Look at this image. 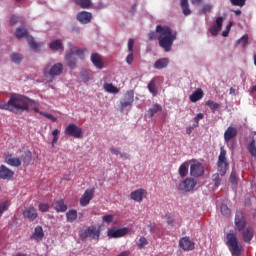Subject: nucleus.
<instances>
[{"instance_id":"1","label":"nucleus","mask_w":256,"mask_h":256,"mask_svg":"<svg viewBox=\"0 0 256 256\" xmlns=\"http://www.w3.org/2000/svg\"><path fill=\"white\" fill-rule=\"evenodd\" d=\"M149 41L158 40L159 47L165 52H171L174 42L177 40V32L167 25H157L155 31L148 34Z\"/></svg>"},{"instance_id":"2","label":"nucleus","mask_w":256,"mask_h":256,"mask_svg":"<svg viewBox=\"0 0 256 256\" xmlns=\"http://www.w3.org/2000/svg\"><path fill=\"white\" fill-rule=\"evenodd\" d=\"M36 104V101L18 93L10 94V99H8L9 111L12 113H18L19 111H29L31 105Z\"/></svg>"},{"instance_id":"3","label":"nucleus","mask_w":256,"mask_h":256,"mask_svg":"<svg viewBox=\"0 0 256 256\" xmlns=\"http://www.w3.org/2000/svg\"><path fill=\"white\" fill-rule=\"evenodd\" d=\"M217 168H218L219 174L212 175V181H213L215 187L220 186V184H221L220 176H222V177L225 176L229 169L227 151L225 150L224 146H221V148H220V154L218 156Z\"/></svg>"},{"instance_id":"4","label":"nucleus","mask_w":256,"mask_h":256,"mask_svg":"<svg viewBox=\"0 0 256 256\" xmlns=\"http://www.w3.org/2000/svg\"><path fill=\"white\" fill-rule=\"evenodd\" d=\"M63 64L60 62H57L53 65L51 63L45 64L43 67V77L45 78L47 83H53L56 79V77H59L63 73Z\"/></svg>"},{"instance_id":"5","label":"nucleus","mask_w":256,"mask_h":256,"mask_svg":"<svg viewBox=\"0 0 256 256\" xmlns=\"http://www.w3.org/2000/svg\"><path fill=\"white\" fill-rule=\"evenodd\" d=\"M16 38L23 39L26 38L28 46L35 53H39L43 46V42H37L33 36L29 35L28 29L23 27L16 28Z\"/></svg>"},{"instance_id":"6","label":"nucleus","mask_w":256,"mask_h":256,"mask_svg":"<svg viewBox=\"0 0 256 256\" xmlns=\"http://www.w3.org/2000/svg\"><path fill=\"white\" fill-rule=\"evenodd\" d=\"M226 245L229 248L232 256H241L243 246L240 245L237 234L227 233L226 234Z\"/></svg>"},{"instance_id":"7","label":"nucleus","mask_w":256,"mask_h":256,"mask_svg":"<svg viewBox=\"0 0 256 256\" xmlns=\"http://www.w3.org/2000/svg\"><path fill=\"white\" fill-rule=\"evenodd\" d=\"M101 236V229L96 226H90L79 233V238L81 241L86 239L99 241Z\"/></svg>"},{"instance_id":"8","label":"nucleus","mask_w":256,"mask_h":256,"mask_svg":"<svg viewBox=\"0 0 256 256\" xmlns=\"http://www.w3.org/2000/svg\"><path fill=\"white\" fill-rule=\"evenodd\" d=\"M135 92L133 89L127 90L124 95L123 99L120 100V112H124L126 108H132L134 104Z\"/></svg>"},{"instance_id":"9","label":"nucleus","mask_w":256,"mask_h":256,"mask_svg":"<svg viewBox=\"0 0 256 256\" xmlns=\"http://www.w3.org/2000/svg\"><path fill=\"white\" fill-rule=\"evenodd\" d=\"M64 134L66 136L74 137L75 139H82L83 129L75 123H69L64 129Z\"/></svg>"},{"instance_id":"10","label":"nucleus","mask_w":256,"mask_h":256,"mask_svg":"<svg viewBox=\"0 0 256 256\" xmlns=\"http://www.w3.org/2000/svg\"><path fill=\"white\" fill-rule=\"evenodd\" d=\"M196 186L197 180H195V178H186L185 180H182V182H179L177 189L189 193L193 191Z\"/></svg>"},{"instance_id":"11","label":"nucleus","mask_w":256,"mask_h":256,"mask_svg":"<svg viewBox=\"0 0 256 256\" xmlns=\"http://www.w3.org/2000/svg\"><path fill=\"white\" fill-rule=\"evenodd\" d=\"M95 194V188H89L87 190H85V192L82 194L80 200H79V204L81 207H86L87 205H89V203L91 202V200L93 199Z\"/></svg>"},{"instance_id":"12","label":"nucleus","mask_w":256,"mask_h":256,"mask_svg":"<svg viewBox=\"0 0 256 256\" xmlns=\"http://www.w3.org/2000/svg\"><path fill=\"white\" fill-rule=\"evenodd\" d=\"M234 223L238 232H243L246 229L247 222L243 212H236Z\"/></svg>"},{"instance_id":"13","label":"nucleus","mask_w":256,"mask_h":256,"mask_svg":"<svg viewBox=\"0 0 256 256\" xmlns=\"http://www.w3.org/2000/svg\"><path fill=\"white\" fill-rule=\"evenodd\" d=\"M22 216L29 221H34L38 218V212L34 206H27L22 210Z\"/></svg>"},{"instance_id":"14","label":"nucleus","mask_w":256,"mask_h":256,"mask_svg":"<svg viewBox=\"0 0 256 256\" xmlns=\"http://www.w3.org/2000/svg\"><path fill=\"white\" fill-rule=\"evenodd\" d=\"M205 173V168L200 162H196L195 164H191L190 166V175L192 177H201Z\"/></svg>"},{"instance_id":"15","label":"nucleus","mask_w":256,"mask_h":256,"mask_svg":"<svg viewBox=\"0 0 256 256\" xmlns=\"http://www.w3.org/2000/svg\"><path fill=\"white\" fill-rule=\"evenodd\" d=\"M224 17L219 16L216 18L215 23L209 28V32L212 36H217L222 30Z\"/></svg>"},{"instance_id":"16","label":"nucleus","mask_w":256,"mask_h":256,"mask_svg":"<svg viewBox=\"0 0 256 256\" xmlns=\"http://www.w3.org/2000/svg\"><path fill=\"white\" fill-rule=\"evenodd\" d=\"M147 196V190H144V188H138L137 190H134L130 193V199L140 203L143 201L144 197Z\"/></svg>"},{"instance_id":"17","label":"nucleus","mask_w":256,"mask_h":256,"mask_svg":"<svg viewBox=\"0 0 256 256\" xmlns=\"http://www.w3.org/2000/svg\"><path fill=\"white\" fill-rule=\"evenodd\" d=\"M129 232H130V229H128V228H121V229H118V230L111 229V230L107 231V236L109 238H114V239L122 238L125 235H127Z\"/></svg>"},{"instance_id":"18","label":"nucleus","mask_w":256,"mask_h":256,"mask_svg":"<svg viewBox=\"0 0 256 256\" xmlns=\"http://www.w3.org/2000/svg\"><path fill=\"white\" fill-rule=\"evenodd\" d=\"M242 239L245 243L250 244L255 236L254 229L251 227H247L243 229V231H240Z\"/></svg>"},{"instance_id":"19","label":"nucleus","mask_w":256,"mask_h":256,"mask_svg":"<svg viewBox=\"0 0 256 256\" xmlns=\"http://www.w3.org/2000/svg\"><path fill=\"white\" fill-rule=\"evenodd\" d=\"M238 135V129L233 126H229L224 132V141L225 143H229L231 140L236 138Z\"/></svg>"},{"instance_id":"20","label":"nucleus","mask_w":256,"mask_h":256,"mask_svg":"<svg viewBox=\"0 0 256 256\" xmlns=\"http://www.w3.org/2000/svg\"><path fill=\"white\" fill-rule=\"evenodd\" d=\"M179 247L184 251H192L195 249V244L188 237H183L179 240Z\"/></svg>"},{"instance_id":"21","label":"nucleus","mask_w":256,"mask_h":256,"mask_svg":"<svg viewBox=\"0 0 256 256\" xmlns=\"http://www.w3.org/2000/svg\"><path fill=\"white\" fill-rule=\"evenodd\" d=\"M14 175L13 170H10V168H7L4 164L0 166V179L9 181L13 179Z\"/></svg>"},{"instance_id":"22","label":"nucleus","mask_w":256,"mask_h":256,"mask_svg":"<svg viewBox=\"0 0 256 256\" xmlns=\"http://www.w3.org/2000/svg\"><path fill=\"white\" fill-rule=\"evenodd\" d=\"M90 61L93 64V66L99 70H102L104 68V62L102 59V56L98 53H92L90 57Z\"/></svg>"},{"instance_id":"23","label":"nucleus","mask_w":256,"mask_h":256,"mask_svg":"<svg viewBox=\"0 0 256 256\" xmlns=\"http://www.w3.org/2000/svg\"><path fill=\"white\" fill-rule=\"evenodd\" d=\"M65 61L67 62L68 68H70L71 70L77 68L78 59L76 56H74V53H71L70 51L67 52L65 55Z\"/></svg>"},{"instance_id":"24","label":"nucleus","mask_w":256,"mask_h":256,"mask_svg":"<svg viewBox=\"0 0 256 256\" xmlns=\"http://www.w3.org/2000/svg\"><path fill=\"white\" fill-rule=\"evenodd\" d=\"M45 234L43 228L41 226H37L34 228V232L30 236V240H34L36 242H40L43 240Z\"/></svg>"},{"instance_id":"25","label":"nucleus","mask_w":256,"mask_h":256,"mask_svg":"<svg viewBox=\"0 0 256 256\" xmlns=\"http://www.w3.org/2000/svg\"><path fill=\"white\" fill-rule=\"evenodd\" d=\"M52 208L57 213H64L67 211L68 206L65 204L64 200H54V202H52Z\"/></svg>"},{"instance_id":"26","label":"nucleus","mask_w":256,"mask_h":256,"mask_svg":"<svg viewBox=\"0 0 256 256\" xmlns=\"http://www.w3.org/2000/svg\"><path fill=\"white\" fill-rule=\"evenodd\" d=\"M77 20L81 24H89L92 20V13L87 11H81L77 14Z\"/></svg>"},{"instance_id":"27","label":"nucleus","mask_w":256,"mask_h":256,"mask_svg":"<svg viewBox=\"0 0 256 256\" xmlns=\"http://www.w3.org/2000/svg\"><path fill=\"white\" fill-rule=\"evenodd\" d=\"M170 59L169 58H159L154 62L153 68L156 70H162L169 66Z\"/></svg>"},{"instance_id":"28","label":"nucleus","mask_w":256,"mask_h":256,"mask_svg":"<svg viewBox=\"0 0 256 256\" xmlns=\"http://www.w3.org/2000/svg\"><path fill=\"white\" fill-rule=\"evenodd\" d=\"M49 48L52 51H64L63 42L61 39H55L49 43Z\"/></svg>"},{"instance_id":"29","label":"nucleus","mask_w":256,"mask_h":256,"mask_svg":"<svg viewBox=\"0 0 256 256\" xmlns=\"http://www.w3.org/2000/svg\"><path fill=\"white\" fill-rule=\"evenodd\" d=\"M203 97H204V91L202 90V88H198L190 95V101L192 103H196L200 101Z\"/></svg>"},{"instance_id":"30","label":"nucleus","mask_w":256,"mask_h":256,"mask_svg":"<svg viewBox=\"0 0 256 256\" xmlns=\"http://www.w3.org/2000/svg\"><path fill=\"white\" fill-rule=\"evenodd\" d=\"M148 91L152 94L153 97L158 95V88L156 86V78H152L147 86Z\"/></svg>"},{"instance_id":"31","label":"nucleus","mask_w":256,"mask_h":256,"mask_svg":"<svg viewBox=\"0 0 256 256\" xmlns=\"http://www.w3.org/2000/svg\"><path fill=\"white\" fill-rule=\"evenodd\" d=\"M78 218V212L77 210L71 209L66 212V221L68 223H73L77 220Z\"/></svg>"},{"instance_id":"32","label":"nucleus","mask_w":256,"mask_h":256,"mask_svg":"<svg viewBox=\"0 0 256 256\" xmlns=\"http://www.w3.org/2000/svg\"><path fill=\"white\" fill-rule=\"evenodd\" d=\"M188 167H189L188 162H183V164L179 166L178 174L181 178H185L188 176V173H189Z\"/></svg>"},{"instance_id":"33","label":"nucleus","mask_w":256,"mask_h":256,"mask_svg":"<svg viewBox=\"0 0 256 256\" xmlns=\"http://www.w3.org/2000/svg\"><path fill=\"white\" fill-rule=\"evenodd\" d=\"M103 88L107 93L111 94H118L120 92V89L113 83H104Z\"/></svg>"},{"instance_id":"34","label":"nucleus","mask_w":256,"mask_h":256,"mask_svg":"<svg viewBox=\"0 0 256 256\" xmlns=\"http://www.w3.org/2000/svg\"><path fill=\"white\" fill-rule=\"evenodd\" d=\"M6 164H8L12 167H20L22 162H21L20 158H13V156H7Z\"/></svg>"},{"instance_id":"35","label":"nucleus","mask_w":256,"mask_h":256,"mask_svg":"<svg viewBox=\"0 0 256 256\" xmlns=\"http://www.w3.org/2000/svg\"><path fill=\"white\" fill-rule=\"evenodd\" d=\"M87 52L86 48H78V47H72L70 49V53L73 54L74 56H77L79 58H83L84 54Z\"/></svg>"},{"instance_id":"36","label":"nucleus","mask_w":256,"mask_h":256,"mask_svg":"<svg viewBox=\"0 0 256 256\" xmlns=\"http://www.w3.org/2000/svg\"><path fill=\"white\" fill-rule=\"evenodd\" d=\"M180 6H181L182 13H183L184 16H189V15H191V9H190V7H189V2H188V0H181Z\"/></svg>"},{"instance_id":"37","label":"nucleus","mask_w":256,"mask_h":256,"mask_svg":"<svg viewBox=\"0 0 256 256\" xmlns=\"http://www.w3.org/2000/svg\"><path fill=\"white\" fill-rule=\"evenodd\" d=\"M247 151L249 152V154L256 158V140L255 138H252L251 142H249V144L247 145Z\"/></svg>"},{"instance_id":"38","label":"nucleus","mask_w":256,"mask_h":256,"mask_svg":"<svg viewBox=\"0 0 256 256\" xmlns=\"http://www.w3.org/2000/svg\"><path fill=\"white\" fill-rule=\"evenodd\" d=\"M162 111V106L160 104H154L151 108L148 109L149 118H153L155 114Z\"/></svg>"},{"instance_id":"39","label":"nucleus","mask_w":256,"mask_h":256,"mask_svg":"<svg viewBox=\"0 0 256 256\" xmlns=\"http://www.w3.org/2000/svg\"><path fill=\"white\" fill-rule=\"evenodd\" d=\"M10 60H12V63L14 64H20L23 60V55L17 52H13L10 54Z\"/></svg>"},{"instance_id":"40","label":"nucleus","mask_w":256,"mask_h":256,"mask_svg":"<svg viewBox=\"0 0 256 256\" xmlns=\"http://www.w3.org/2000/svg\"><path fill=\"white\" fill-rule=\"evenodd\" d=\"M74 3L82 9H89L91 7V0H74Z\"/></svg>"},{"instance_id":"41","label":"nucleus","mask_w":256,"mask_h":256,"mask_svg":"<svg viewBox=\"0 0 256 256\" xmlns=\"http://www.w3.org/2000/svg\"><path fill=\"white\" fill-rule=\"evenodd\" d=\"M22 162H24L25 166L30 165L32 162V152H29V150L24 152V156H22Z\"/></svg>"},{"instance_id":"42","label":"nucleus","mask_w":256,"mask_h":256,"mask_svg":"<svg viewBox=\"0 0 256 256\" xmlns=\"http://www.w3.org/2000/svg\"><path fill=\"white\" fill-rule=\"evenodd\" d=\"M206 105L211 109L212 113H216V111L220 108V104L213 101V100H208L206 102Z\"/></svg>"},{"instance_id":"43","label":"nucleus","mask_w":256,"mask_h":256,"mask_svg":"<svg viewBox=\"0 0 256 256\" xmlns=\"http://www.w3.org/2000/svg\"><path fill=\"white\" fill-rule=\"evenodd\" d=\"M59 129L55 128L52 130L51 135L53 136L52 140H51V147H55V144L58 142L59 140Z\"/></svg>"},{"instance_id":"44","label":"nucleus","mask_w":256,"mask_h":256,"mask_svg":"<svg viewBox=\"0 0 256 256\" xmlns=\"http://www.w3.org/2000/svg\"><path fill=\"white\" fill-rule=\"evenodd\" d=\"M220 212L225 217H230L231 216V210H230L229 206H227V204H221Z\"/></svg>"},{"instance_id":"45","label":"nucleus","mask_w":256,"mask_h":256,"mask_svg":"<svg viewBox=\"0 0 256 256\" xmlns=\"http://www.w3.org/2000/svg\"><path fill=\"white\" fill-rule=\"evenodd\" d=\"M9 207H10L9 200H6L4 202H0V217H2V215L5 211H8Z\"/></svg>"},{"instance_id":"46","label":"nucleus","mask_w":256,"mask_h":256,"mask_svg":"<svg viewBox=\"0 0 256 256\" xmlns=\"http://www.w3.org/2000/svg\"><path fill=\"white\" fill-rule=\"evenodd\" d=\"M249 43V36L247 34L243 35L239 40L238 44H240L243 48H245Z\"/></svg>"},{"instance_id":"47","label":"nucleus","mask_w":256,"mask_h":256,"mask_svg":"<svg viewBox=\"0 0 256 256\" xmlns=\"http://www.w3.org/2000/svg\"><path fill=\"white\" fill-rule=\"evenodd\" d=\"M40 115H42L43 117H45L46 119L51 120L52 122H57V117L54 116L51 113H47V112H39Z\"/></svg>"},{"instance_id":"48","label":"nucleus","mask_w":256,"mask_h":256,"mask_svg":"<svg viewBox=\"0 0 256 256\" xmlns=\"http://www.w3.org/2000/svg\"><path fill=\"white\" fill-rule=\"evenodd\" d=\"M247 0H230L232 6L244 7L246 5Z\"/></svg>"},{"instance_id":"49","label":"nucleus","mask_w":256,"mask_h":256,"mask_svg":"<svg viewBox=\"0 0 256 256\" xmlns=\"http://www.w3.org/2000/svg\"><path fill=\"white\" fill-rule=\"evenodd\" d=\"M114 220V214H105L104 216H102V221L104 223L110 224L112 223Z\"/></svg>"},{"instance_id":"50","label":"nucleus","mask_w":256,"mask_h":256,"mask_svg":"<svg viewBox=\"0 0 256 256\" xmlns=\"http://www.w3.org/2000/svg\"><path fill=\"white\" fill-rule=\"evenodd\" d=\"M50 209V204L40 203L38 204V210L42 213L48 212Z\"/></svg>"},{"instance_id":"51","label":"nucleus","mask_w":256,"mask_h":256,"mask_svg":"<svg viewBox=\"0 0 256 256\" xmlns=\"http://www.w3.org/2000/svg\"><path fill=\"white\" fill-rule=\"evenodd\" d=\"M148 245V240L145 237H141L137 243V247L139 249L144 248V246Z\"/></svg>"},{"instance_id":"52","label":"nucleus","mask_w":256,"mask_h":256,"mask_svg":"<svg viewBox=\"0 0 256 256\" xmlns=\"http://www.w3.org/2000/svg\"><path fill=\"white\" fill-rule=\"evenodd\" d=\"M229 181L232 185H235L238 183L237 172H234V171L231 172Z\"/></svg>"},{"instance_id":"53","label":"nucleus","mask_w":256,"mask_h":256,"mask_svg":"<svg viewBox=\"0 0 256 256\" xmlns=\"http://www.w3.org/2000/svg\"><path fill=\"white\" fill-rule=\"evenodd\" d=\"M212 9H213V6H212L211 4H205V5L202 7L200 13H201V14L210 13V12L212 11Z\"/></svg>"},{"instance_id":"54","label":"nucleus","mask_w":256,"mask_h":256,"mask_svg":"<svg viewBox=\"0 0 256 256\" xmlns=\"http://www.w3.org/2000/svg\"><path fill=\"white\" fill-rule=\"evenodd\" d=\"M21 18L19 16L16 15H12L10 17V26H15L16 24H18L20 22Z\"/></svg>"},{"instance_id":"55","label":"nucleus","mask_w":256,"mask_h":256,"mask_svg":"<svg viewBox=\"0 0 256 256\" xmlns=\"http://www.w3.org/2000/svg\"><path fill=\"white\" fill-rule=\"evenodd\" d=\"M80 76H81L82 81H83L84 83H87V82L90 80V76H89V72H88V71H82V72L80 73Z\"/></svg>"},{"instance_id":"56","label":"nucleus","mask_w":256,"mask_h":256,"mask_svg":"<svg viewBox=\"0 0 256 256\" xmlns=\"http://www.w3.org/2000/svg\"><path fill=\"white\" fill-rule=\"evenodd\" d=\"M204 119V114L203 113H197L196 116L194 117V125H197L199 127V122L200 120Z\"/></svg>"},{"instance_id":"57","label":"nucleus","mask_w":256,"mask_h":256,"mask_svg":"<svg viewBox=\"0 0 256 256\" xmlns=\"http://www.w3.org/2000/svg\"><path fill=\"white\" fill-rule=\"evenodd\" d=\"M196 128H198V124H192V125L187 126V127H186V134H187V135H191L192 132H193Z\"/></svg>"},{"instance_id":"58","label":"nucleus","mask_w":256,"mask_h":256,"mask_svg":"<svg viewBox=\"0 0 256 256\" xmlns=\"http://www.w3.org/2000/svg\"><path fill=\"white\" fill-rule=\"evenodd\" d=\"M135 41L133 38L128 39V52L133 53Z\"/></svg>"},{"instance_id":"59","label":"nucleus","mask_w":256,"mask_h":256,"mask_svg":"<svg viewBox=\"0 0 256 256\" xmlns=\"http://www.w3.org/2000/svg\"><path fill=\"white\" fill-rule=\"evenodd\" d=\"M0 109L9 111V102H5L4 100H0Z\"/></svg>"},{"instance_id":"60","label":"nucleus","mask_w":256,"mask_h":256,"mask_svg":"<svg viewBox=\"0 0 256 256\" xmlns=\"http://www.w3.org/2000/svg\"><path fill=\"white\" fill-rule=\"evenodd\" d=\"M165 218L168 225L174 226L175 221L170 214H165Z\"/></svg>"},{"instance_id":"61","label":"nucleus","mask_w":256,"mask_h":256,"mask_svg":"<svg viewBox=\"0 0 256 256\" xmlns=\"http://www.w3.org/2000/svg\"><path fill=\"white\" fill-rule=\"evenodd\" d=\"M134 61V55H133V52H130L127 57H126V63L128 65H131Z\"/></svg>"},{"instance_id":"62","label":"nucleus","mask_w":256,"mask_h":256,"mask_svg":"<svg viewBox=\"0 0 256 256\" xmlns=\"http://www.w3.org/2000/svg\"><path fill=\"white\" fill-rule=\"evenodd\" d=\"M120 158L125 159V160H130L131 156L130 154H127L126 152H120Z\"/></svg>"},{"instance_id":"63","label":"nucleus","mask_w":256,"mask_h":256,"mask_svg":"<svg viewBox=\"0 0 256 256\" xmlns=\"http://www.w3.org/2000/svg\"><path fill=\"white\" fill-rule=\"evenodd\" d=\"M110 153L116 156L121 154L120 150H117V148H110Z\"/></svg>"},{"instance_id":"64","label":"nucleus","mask_w":256,"mask_h":256,"mask_svg":"<svg viewBox=\"0 0 256 256\" xmlns=\"http://www.w3.org/2000/svg\"><path fill=\"white\" fill-rule=\"evenodd\" d=\"M130 255V251H124V252H121L119 255L117 256H129Z\"/></svg>"}]
</instances>
